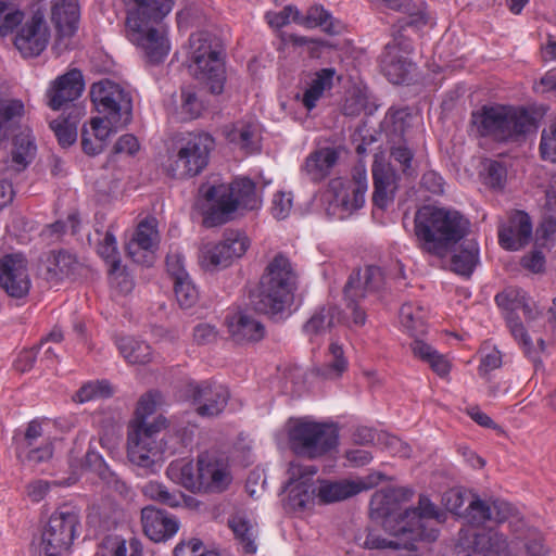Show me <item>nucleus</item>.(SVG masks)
<instances>
[{"instance_id":"1","label":"nucleus","mask_w":556,"mask_h":556,"mask_svg":"<svg viewBox=\"0 0 556 556\" xmlns=\"http://www.w3.org/2000/svg\"><path fill=\"white\" fill-rule=\"evenodd\" d=\"M412 496L413 491L403 486L378 491L372 495L370 508L383 518V528L392 538L368 533L364 542L365 547L413 551L417 541L437 540L435 525L440 514L427 496H419L417 507L401 510L400 503L408 501Z\"/></svg>"},{"instance_id":"2","label":"nucleus","mask_w":556,"mask_h":556,"mask_svg":"<svg viewBox=\"0 0 556 556\" xmlns=\"http://www.w3.org/2000/svg\"><path fill=\"white\" fill-rule=\"evenodd\" d=\"M412 496L413 491L403 486L378 491L372 495L370 508L383 518V528L392 538L368 533L364 542L365 547L413 551L417 541L437 540L435 525L440 514L427 496H419L417 507L401 510L400 503L408 501Z\"/></svg>"},{"instance_id":"3","label":"nucleus","mask_w":556,"mask_h":556,"mask_svg":"<svg viewBox=\"0 0 556 556\" xmlns=\"http://www.w3.org/2000/svg\"><path fill=\"white\" fill-rule=\"evenodd\" d=\"M470 222L458 211L424 205L414 217L417 247L427 254L445 257L469 232Z\"/></svg>"},{"instance_id":"4","label":"nucleus","mask_w":556,"mask_h":556,"mask_svg":"<svg viewBox=\"0 0 556 556\" xmlns=\"http://www.w3.org/2000/svg\"><path fill=\"white\" fill-rule=\"evenodd\" d=\"M298 273L283 253H277L266 265L257 288L251 293L253 308L280 320L290 313L298 289Z\"/></svg>"},{"instance_id":"5","label":"nucleus","mask_w":556,"mask_h":556,"mask_svg":"<svg viewBox=\"0 0 556 556\" xmlns=\"http://www.w3.org/2000/svg\"><path fill=\"white\" fill-rule=\"evenodd\" d=\"M134 3L125 22L126 35L135 45L141 47L151 64L163 62L169 47L166 39L152 24L159 23L173 9V0H128Z\"/></svg>"},{"instance_id":"6","label":"nucleus","mask_w":556,"mask_h":556,"mask_svg":"<svg viewBox=\"0 0 556 556\" xmlns=\"http://www.w3.org/2000/svg\"><path fill=\"white\" fill-rule=\"evenodd\" d=\"M90 98L97 111L104 115L91 119L92 136L105 148L111 134L131 122V97L119 85L104 79L92 84Z\"/></svg>"},{"instance_id":"7","label":"nucleus","mask_w":556,"mask_h":556,"mask_svg":"<svg viewBox=\"0 0 556 556\" xmlns=\"http://www.w3.org/2000/svg\"><path fill=\"white\" fill-rule=\"evenodd\" d=\"M200 192L210 203L203 212V225L207 228L231 220L238 207L254 210L261 202L255 182L245 177L237 178L228 185H203Z\"/></svg>"},{"instance_id":"8","label":"nucleus","mask_w":556,"mask_h":556,"mask_svg":"<svg viewBox=\"0 0 556 556\" xmlns=\"http://www.w3.org/2000/svg\"><path fill=\"white\" fill-rule=\"evenodd\" d=\"M471 123L481 137L518 141L535 128V118L525 108L482 106L472 112Z\"/></svg>"},{"instance_id":"9","label":"nucleus","mask_w":556,"mask_h":556,"mask_svg":"<svg viewBox=\"0 0 556 556\" xmlns=\"http://www.w3.org/2000/svg\"><path fill=\"white\" fill-rule=\"evenodd\" d=\"M214 149L215 139L206 131L178 134L173 141L172 154L164 165L165 172L176 179L194 177L206 168Z\"/></svg>"},{"instance_id":"10","label":"nucleus","mask_w":556,"mask_h":556,"mask_svg":"<svg viewBox=\"0 0 556 556\" xmlns=\"http://www.w3.org/2000/svg\"><path fill=\"white\" fill-rule=\"evenodd\" d=\"M189 47L195 79L206 85L211 93H222L226 74L219 39L208 31L201 30L190 36Z\"/></svg>"},{"instance_id":"11","label":"nucleus","mask_w":556,"mask_h":556,"mask_svg":"<svg viewBox=\"0 0 556 556\" xmlns=\"http://www.w3.org/2000/svg\"><path fill=\"white\" fill-rule=\"evenodd\" d=\"M25 105L20 99L0 98V140L12 137L11 152L14 170H24L35 156L36 146L30 129L23 125Z\"/></svg>"},{"instance_id":"12","label":"nucleus","mask_w":556,"mask_h":556,"mask_svg":"<svg viewBox=\"0 0 556 556\" xmlns=\"http://www.w3.org/2000/svg\"><path fill=\"white\" fill-rule=\"evenodd\" d=\"M287 434L290 448L300 456L315 459L331 452L338 445V429L326 422L307 418L289 419Z\"/></svg>"},{"instance_id":"13","label":"nucleus","mask_w":556,"mask_h":556,"mask_svg":"<svg viewBox=\"0 0 556 556\" xmlns=\"http://www.w3.org/2000/svg\"><path fill=\"white\" fill-rule=\"evenodd\" d=\"M165 427L166 419L162 416L156 417L153 425L141 422L132 426L127 441V455L132 464L152 472L164 453H175L176 448L167 446V442L160 439L161 430Z\"/></svg>"},{"instance_id":"14","label":"nucleus","mask_w":556,"mask_h":556,"mask_svg":"<svg viewBox=\"0 0 556 556\" xmlns=\"http://www.w3.org/2000/svg\"><path fill=\"white\" fill-rule=\"evenodd\" d=\"M78 525L79 514L75 507H59L42 530L40 549L46 556H64L76 536Z\"/></svg>"},{"instance_id":"15","label":"nucleus","mask_w":556,"mask_h":556,"mask_svg":"<svg viewBox=\"0 0 556 556\" xmlns=\"http://www.w3.org/2000/svg\"><path fill=\"white\" fill-rule=\"evenodd\" d=\"M383 285V271L378 266L369 265L364 269H356L350 275L343 289L345 305L351 312L350 327H363L365 325L367 315L359 306V301L378 292Z\"/></svg>"},{"instance_id":"16","label":"nucleus","mask_w":556,"mask_h":556,"mask_svg":"<svg viewBox=\"0 0 556 556\" xmlns=\"http://www.w3.org/2000/svg\"><path fill=\"white\" fill-rule=\"evenodd\" d=\"M441 556H513L503 533L494 529L460 531L453 547Z\"/></svg>"},{"instance_id":"17","label":"nucleus","mask_w":556,"mask_h":556,"mask_svg":"<svg viewBox=\"0 0 556 556\" xmlns=\"http://www.w3.org/2000/svg\"><path fill=\"white\" fill-rule=\"evenodd\" d=\"M288 473L289 479L285 486L288 492L286 507L292 511L312 508L317 498V484L313 479L317 467L291 463Z\"/></svg>"},{"instance_id":"18","label":"nucleus","mask_w":556,"mask_h":556,"mask_svg":"<svg viewBox=\"0 0 556 556\" xmlns=\"http://www.w3.org/2000/svg\"><path fill=\"white\" fill-rule=\"evenodd\" d=\"M413 52L414 45L410 38L396 39V36H392V40L384 46L379 56V65L390 83L403 84L410 78L416 67L409 59Z\"/></svg>"},{"instance_id":"19","label":"nucleus","mask_w":556,"mask_h":556,"mask_svg":"<svg viewBox=\"0 0 556 556\" xmlns=\"http://www.w3.org/2000/svg\"><path fill=\"white\" fill-rule=\"evenodd\" d=\"M249 239L239 231L225 233L224 240L207 243L201 250V264L205 269L216 270L228 267L236 258L241 257L249 248Z\"/></svg>"},{"instance_id":"20","label":"nucleus","mask_w":556,"mask_h":556,"mask_svg":"<svg viewBox=\"0 0 556 556\" xmlns=\"http://www.w3.org/2000/svg\"><path fill=\"white\" fill-rule=\"evenodd\" d=\"M13 440L17 457H24L29 463L40 464L52 457L50 438L43 435L42 425L36 419L28 422L23 433L15 432Z\"/></svg>"},{"instance_id":"21","label":"nucleus","mask_w":556,"mask_h":556,"mask_svg":"<svg viewBox=\"0 0 556 556\" xmlns=\"http://www.w3.org/2000/svg\"><path fill=\"white\" fill-rule=\"evenodd\" d=\"M0 288L11 298L22 299L30 289L27 260L20 253L0 257Z\"/></svg>"},{"instance_id":"22","label":"nucleus","mask_w":556,"mask_h":556,"mask_svg":"<svg viewBox=\"0 0 556 556\" xmlns=\"http://www.w3.org/2000/svg\"><path fill=\"white\" fill-rule=\"evenodd\" d=\"M195 412L202 417H216L224 412L230 399L227 387L214 381H202L189 384Z\"/></svg>"},{"instance_id":"23","label":"nucleus","mask_w":556,"mask_h":556,"mask_svg":"<svg viewBox=\"0 0 556 556\" xmlns=\"http://www.w3.org/2000/svg\"><path fill=\"white\" fill-rule=\"evenodd\" d=\"M50 31L45 20V13L38 9L17 33L14 45L24 58L39 55L47 47Z\"/></svg>"},{"instance_id":"24","label":"nucleus","mask_w":556,"mask_h":556,"mask_svg":"<svg viewBox=\"0 0 556 556\" xmlns=\"http://www.w3.org/2000/svg\"><path fill=\"white\" fill-rule=\"evenodd\" d=\"M332 188L336 192L330 207L338 210L339 218L343 219L364 205L367 191L366 174L357 172L353 180L346 184L334 181Z\"/></svg>"},{"instance_id":"25","label":"nucleus","mask_w":556,"mask_h":556,"mask_svg":"<svg viewBox=\"0 0 556 556\" xmlns=\"http://www.w3.org/2000/svg\"><path fill=\"white\" fill-rule=\"evenodd\" d=\"M371 173L374 180L372 203L380 210H387L394 202L400 176L392 164L383 160H375Z\"/></svg>"},{"instance_id":"26","label":"nucleus","mask_w":556,"mask_h":556,"mask_svg":"<svg viewBox=\"0 0 556 556\" xmlns=\"http://www.w3.org/2000/svg\"><path fill=\"white\" fill-rule=\"evenodd\" d=\"M199 490L203 493H222L231 483V475L225 463L208 454L198 457Z\"/></svg>"},{"instance_id":"27","label":"nucleus","mask_w":556,"mask_h":556,"mask_svg":"<svg viewBox=\"0 0 556 556\" xmlns=\"http://www.w3.org/2000/svg\"><path fill=\"white\" fill-rule=\"evenodd\" d=\"M85 84L79 70L73 68L52 81L47 91L48 106L54 111L64 109L83 93Z\"/></svg>"},{"instance_id":"28","label":"nucleus","mask_w":556,"mask_h":556,"mask_svg":"<svg viewBox=\"0 0 556 556\" xmlns=\"http://www.w3.org/2000/svg\"><path fill=\"white\" fill-rule=\"evenodd\" d=\"M532 238V224L527 213L515 212L507 223L498 230L500 244L510 251H517L527 245Z\"/></svg>"},{"instance_id":"29","label":"nucleus","mask_w":556,"mask_h":556,"mask_svg":"<svg viewBox=\"0 0 556 556\" xmlns=\"http://www.w3.org/2000/svg\"><path fill=\"white\" fill-rule=\"evenodd\" d=\"M141 522L144 534L154 542L166 541L179 528L178 521L165 510L147 506L141 510Z\"/></svg>"},{"instance_id":"30","label":"nucleus","mask_w":556,"mask_h":556,"mask_svg":"<svg viewBox=\"0 0 556 556\" xmlns=\"http://www.w3.org/2000/svg\"><path fill=\"white\" fill-rule=\"evenodd\" d=\"M157 230L154 219L142 220L135 232V236L127 247L129 256L136 263L151 265L153 261L152 252L157 243Z\"/></svg>"},{"instance_id":"31","label":"nucleus","mask_w":556,"mask_h":556,"mask_svg":"<svg viewBox=\"0 0 556 556\" xmlns=\"http://www.w3.org/2000/svg\"><path fill=\"white\" fill-rule=\"evenodd\" d=\"M399 11L403 16L392 26V36H396V39L410 38V34H417L428 23L424 2L403 0Z\"/></svg>"},{"instance_id":"32","label":"nucleus","mask_w":556,"mask_h":556,"mask_svg":"<svg viewBox=\"0 0 556 556\" xmlns=\"http://www.w3.org/2000/svg\"><path fill=\"white\" fill-rule=\"evenodd\" d=\"M231 339L238 344L256 343L265 338L264 325L250 314L239 312L228 323Z\"/></svg>"},{"instance_id":"33","label":"nucleus","mask_w":556,"mask_h":556,"mask_svg":"<svg viewBox=\"0 0 556 556\" xmlns=\"http://www.w3.org/2000/svg\"><path fill=\"white\" fill-rule=\"evenodd\" d=\"M344 321L342 309L331 303L319 306L315 309L308 320L303 325V332L313 339L330 330L337 324Z\"/></svg>"},{"instance_id":"34","label":"nucleus","mask_w":556,"mask_h":556,"mask_svg":"<svg viewBox=\"0 0 556 556\" xmlns=\"http://www.w3.org/2000/svg\"><path fill=\"white\" fill-rule=\"evenodd\" d=\"M317 485V500L320 504H331L352 497L368 489L365 483L350 480L330 481L319 480Z\"/></svg>"},{"instance_id":"35","label":"nucleus","mask_w":556,"mask_h":556,"mask_svg":"<svg viewBox=\"0 0 556 556\" xmlns=\"http://www.w3.org/2000/svg\"><path fill=\"white\" fill-rule=\"evenodd\" d=\"M77 0H56L51 7V22L60 36H72L79 22Z\"/></svg>"},{"instance_id":"36","label":"nucleus","mask_w":556,"mask_h":556,"mask_svg":"<svg viewBox=\"0 0 556 556\" xmlns=\"http://www.w3.org/2000/svg\"><path fill=\"white\" fill-rule=\"evenodd\" d=\"M81 269V263L68 251H52L48 257L47 275L50 280L75 278Z\"/></svg>"},{"instance_id":"37","label":"nucleus","mask_w":556,"mask_h":556,"mask_svg":"<svg viewBox=\"0 0 556 556\" xmlns=\"http://www.w3.org/2000/svg\"><path fill=\"white\" fill-rule=\"evenodd\" d=\"M338 157V152L332 148L316 150L307 156L304 169L312 180H321L330 174V169L337 163Z\"/></svg>"},{"instance_id":"38","label":"nucleus","mask_w":556,"mask_h":556,"mask_svg":"<svg viewBox=\"0 0 556 556\" xmlns=\"http://www.w3.org/2000/svg\"><path fill=\"white\" fill-rule=\"evenodd\" d=\"M257 134L258 128L255 124L243 121L237 122L225 131L226 139L245 153L257 150Z\"/></svg>"},{"instance_id":"39","label":"nucleus","mask_w":556,"mask_h":556,"mask_svg":"<svg viewBox=\"0 0 556 556\" xmlns=\"http://www.w3.org/2000/svg\"><path fill=\"white\" fill-rule=\"evenodd\" d=\"M414 338L415 340L412 343V351L414 355L426 362L438 376H447L451 370V366L444 355L440 354L431 345L422 341L420 337Z\"/></svg>"},{"instance_id":"40","label":"nucleus","mask_w":556,"mask_h":556,"mask_svg":"<svg viewBox=\"0 0 556 556\" xmlns=\"http://www.w3.org/2000/svg\"><path fill=\"white\" fill-rule=\"evenodd\" d=\"M479 262V247L475 240H464L458 253L451 260L452 270L469 277Z\"/></svg>"},{"instance_id":"41","label":"nucleus","mask_w":556,"mask_h":556,"mask_svg":"<svg viewBox=\"0 0 556 556\" xmlns=\"http://www.w3.org/2000/svg\"><path fill=\"white\" fill-rule=\"evenodd\" d=\"M119 353L129 364L144 365L151 362V346L141 340L132 337L119 338L116 342Z\"/></svg>"},{"instance_id":"42","label":"nucleus","mask_w":556,"mask_h":556,"mask_svg":"<svg viewBox=\"0 0 556 556\" xmlns=\"http://www.w3.org/2000/svg\"><path fill=\"white\" fill-rule=\"evenodd\" d=\"M167 477L175 483L191 492L199 490V471L194 469L191 462L181 459L169 464L166 469Z\"/></svg>"},{"instance_id":"43","label":"nucleus","mask_w":556,"mask_h":556,"mask_svg":"<svg viewBox=\"0 0 556 556\" xmlns=\"http://www.w3.org/2000/svg\"><path fill=\"white\" fill-rule=\"evenodd\" d=\"M334 74V68H323L316 73L315 78H313L302 97V103L305 109L311 111L316 106V102L320 99L324 91L332 87Z\"/></svg>"},{"instance_id":"44","label":"nucleus","mask_w":556,"mask_h":556,"mask_svg":"<svg viewBox=\"0 0 556 556\" xmlns=\"http://www.w3.org/2000/svg\"><path fill=\"white\" fill-rule=\"evenodd\" d=\"M426 314L418 304L405 303L400 309V320L412 337H422L427 332Z\"/></svg>"},{"instance_id":"45","label":"nucleus","mask_w":556,"mask_h":556,"mask_svg":"<svg viewBox=\"0 0 556 556\" xmlns=\"http://www.w3.org/2000/svg\"><path fill=\"white\" fill-rule=\"evenodd\" d=\"M228 526L232 530L235 538L242 545L245 554H254L257 549L255 544L256 529L242 516H233L228 520Z\"/></svg>"},{"instance_id":"46","label":"nucleus","mask_w":556,"mask_h":556,"mask_svg":"<svg viewBox=\"0 0 556 556\" xmlns=\"http://www.w3.org/2000/svg\"><path fill=\"white\" fill-rule=\"evenodd\" d=\"M204 103L194 86H186L180 89L179 115L184 122L192 121L201 116Z\"/></svg>"},{"instance_id":"47","label":"nucleus","mask_w":556,"mask_h":556,"mask_svg":"<svg viewBox=\"0 0 556 556\" xmlns=\"http://www.w3.org/2000/svg\"><path fill=\"white\" fill-rule=\"evenodd\" d=\"M142 493L150 500L173 508L181 506L182 502L187 501L184 493L179 491L170 492L164 484L156 481L146 483Z\"/></svg>"},{"instance_id":"48","label":"nucleus","mask_w":556,"mask_h":556,"mask_svg":"<svg viewBox=\"0 0 556 556\" xmlns=\"http://www.w3.org/2000/svg\"><path fill=\"white\" fill-rule=\"evenodd\" d=\"M492 521L495 523L508 522V527L514 534L526 527L525 520L519 516L515 507L502 500L493 501Z\"/></svg>"},{"instance_id":"49","label":"nucleus","mask_w":556,"mask_h":556,"mask_svg":"<svg viewBox=\"0 0 556 556\" xmlns=\"http://www.w3.org/2000/svg\"><path fill=\"white\" fill-rule=\"evenodd\" d=\"M299 24L307 28L321 27L327 34L338 33L331 14L323 5H313L307 10L305 16L300 14Z\"/></svg>"},{"instance_id":"50","label":"nucleus","mask_w":556,"mask_h":556,"mask_svg":"<svg viewBox=\"0 0 556 556\" xmlns=\"http://www.w3.org/2000/svg\"><path fill=\"white\" fill-rule=\"evenodd\" d=\"M112 386L106 380H98L85 383L75 394V400L85 403L96 399L112 396Z\"/></svg>"},{"instance_id":"51","label":"nucleus","mask_w":556,"mask_h":556,"mask_svg":"<svg viewBox=\"0 0 556 556\" xmlns=\"http://www.w3.org/2000/svg\"><path fill=\"white\" fill-rule=\"evenodd\" d=\"M387 118L391 123L390 139L406 140L405 136L410 127L412 114L407 108L393 110L390 109Z\"/></svg>"},{"instance_id":"52","label":"nucleus","mask_w":556,"mask_h":556,"mask_svg":"<svg viewBox=\"0 0 556 556\" xmlns=\"http://www.w3.org/2000/svg\"><path fill=\"white\" fill-rule=\"evenodd\" d=\"M329 355L331 361L323 371V376L327 379L339 378L348 369V361L344 357L342 345L331 342L329 345Z\"/></svg>"},{"instance_id":"53","label":"nucleus","mask_w":556,"mask_h":556,"mask_svg":"<svg viewBox=\"0 0 556 556\" xmlns=\"http://www.w3.org/2000/svg\"><path fill=\"white\" fill-rule=\"evenodd\" d=\"M469 522L480 526L492 521L493 501L486 502L478 497L471 500L465 509Z\"/></svg>"},{"instance_id":"54","label":"nucleus","mask_w":556,"mask_h":556,"mask_svg":"<svg viewBox=\"0 0 556 556\" xmlns=\"http://www.w3.org/2000/svg\"><path fill=\"white\" fill-rule=\"evenodd\" d=\"M515 535L517 539L525 541V548L529 556H544L547 553L544 539L536 529L525 527Z\"/></svg>"},{"instance_id":"55","label":"nucleus","mask_w":556,"mask_h":556,"mask_svg":"<svg viewBox=\"0 0 556 556\" xmlns=\"http://www.w3.org/2000/svg\"><path fill=\"white\" fill-rule=\"evenodd\" d=\"M174 292L178 304L182 308H189L195 304L199 298L198 290L190 277L179 278L174 281Z\"/></svg>"},{"instance_id":"56","label":"nucleus","mask_w":556,"mask_h":556,"mask_svg":"<svg viewBox=\"0 0 556 556\" xmlns=\"http://www.w3.org/2000/svg\"><path fill=\"white\" fill-rule=\"evenodd\" d=\"M160 393L157 391H149L143 394L136 408V419L134 425L144 422L146 425H153L154 420L150 422L148 418L155 412L160 402Z\"/></svg>"},{"instance_id":"57","label":"nucleus","mask_w":556,"mask_h":556,"mask_svg":"<svg viewBox=\"0 0 556 556\" xmlns=\"http://www.w3.org/2000/svg\"><path fill=\"white\" fill-rule=\"evenodd\" d=\"M50 128L62 148H68L77 140L76 125L68 119H54L50 123Z\"/></svg>"},{"instance_id":"58","label":"nucleus","mask_w":556,"mask_h":556,"mask_svg":"<svg viewBox=\"0 0 556 556\" xmlns=\"http://www.w3.org/2000/svg\"><path fill=\"white\" fill-rule=\"evenodd\" d=\"M390 143L391 157L402 166V170L404 174H409L414 152L407 146V141L390 139Z\"/></svg>"},{"instance_id":"59","label":"nucleus","mask_w":556,"mask_h":556,"mask_svg":"<svg viewBox=\"0 0 556 556\" xmlns=\"http://www.w3.org/2000/svg\"><path fill=\"white\" fill-rule=\"evenodd\" d=\"M84 466L104 481H110L113 476L103 457L94 450L91 442L85 456Z\"/></svg>"},{"instance_id":"60","label":"nucleus","mask_w":556,"mask_h":556,"mask_svg":"<svg viewBox=\"0 0 556 556\" xmlns=\"http://www.w3.org/2000/svg\"><path fill=\"white\" fill-rule=\"evenodd\" d=\"M110 275L111 285L117 288L122 293H129L134 288L132 278L126 271L125 267L121 266V261H114L108 269Z\"/></svg>"},{"instance_id":"61","label":"nucleus","mask_w":556,"mask_h":556,"mask_svg":"<svg viewBox=\"0 0 556 556\" xmlns=\"http://www.w3.org/2000/svg\"><path fill=\"white\" fill-rule=\"evenodd\" d=\"M484 184L494 189L504 187L507 177L506 167L498 161H488L484 164Z\"/></svg>"},{"instance_id":"62","label":"nucleus","mask_w":556,"mask_h":556,"mask_svg":"<svg viewBox=\"0 0 556 556\" xmlns=\"http://www.w3.org/2000/svg\"><path fill=\"white\" fill-rule=\"evenodd\" d=\"M540 154L543 160L556 163V122L542 131Z\"/></svg>"},{"instance_id":"63","label":"nucleus","mask_w":556,"mask_h":556,"mask_svg":"<svg viewBox=\"0 0 556 556\" xmlns=\"http://www.w3.org/2000/svg\"><path fill=\"white\" fill-rule=\"evenodd\" d=\"M98 253L109 267L113 265L114 261H121L116 238L110 229L106 230L103 239L99 242Z\"/></svg>"},{"instance_id":"64","label":"nucleus","mask_w":556,"mask_h":556,"mask_svg":"<svg viewBox=\"0 0 556 556\" xmlns=\"http://www.w3.org/2000/svg\"><path fill=\"white\" fill-rule=\"evenodd\" d=\"M174 556H217L213 552H206L203 542L193 538L187 542H180L174 549Z\"/></svg>"}]
</instances>
